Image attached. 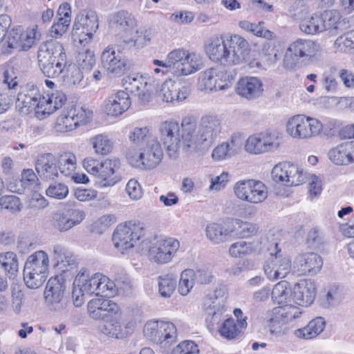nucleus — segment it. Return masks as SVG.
Returning a JSON list of instances; mask_svg holds the SVG:
<instances>
[{
	"instance_id": "f257e3e1",
	"label": "nucleus",
	"mask_w": 354,
	"mask_h": 354,
	"mask_svg": "<svg viewBox=\"0 0 354 354\" xmlns=\"http://www.w3.org/2000/svg\"><path fill=\"white\" fill-rule=\"evenodd\" d=\"M223 129L221 120L215 115L201 118L198 127L194 116L183 118L180 125L175 120L161 123L160 138L168 156L176 159L182 142L183 151L194 153L208 150L220 137Z\"/></svg>"
},
{
	"instance_id": "f03ea898",
	"label": "nucleus",
	"mask_w": 354,
	"mask_h": 354,
	"mask_svg": "<svg viewBox=\"0 0 354 354\" xmlns=\"http://www.w3.org/2000/svg\"><path fill=\"white\" fill-rule=\"evenodd\" d=\"M249 52L248 41L236 35L211 38L205 46V53L211 60L227 65L246 61Z\"/></svg>"
},
{
	"instance_id": "7ed1b4c3",
	"label": "nucleus",
	"mask_w": 354,
	"mask_h": 354,
	"mask_svg": "<svg viewBox=\"0 0 354 354\" xmlns=\"http://www.w3.org/2000/svg\"><path fill=\"white\" fill-rule=\"evenodd\" d=\"M156 66L169 68L175 76H185L197 72L203 67L198 55L183 48H178L168 53L165 61L153 59Z\"/></svg>"
},
{
	"instance_id": "20e7f679",
	"label": "nucleus",
	"mask_w": 354,
	"mask_h": 354,
	"mask_svg": "<svg viewBox=\"0 0 354 354\" xmlns=\"http://www.w3.org/2000/svg\"><path fill=\"white\" fill-rule=\"evenodd\" d=\"M82 165L88 173L97 178L100 188L112 187L120 180V177L116 174L120 167V162L118 158H106L100 161L92 157H87L84 159Z\"/></svg>"
},
{
	"instance_id": "39448f33",
	"label": "nucleus",
	"mask_w": 354,
	"mask_h": 354,
	"mask_svg": "<svg viewBox=\"0 0 354 354\" xmlns=\"http://www.w3.org/2000/svg\"><path fill=\"white\" fill-rule=\"evenodd\" d=\"M162 156V149L157 138L150 140L138 149H129L126 154L131 165L147 169L156 167L161 162Z\"/></svg>"
},
{
	"instance_id": "423d86ee",
	"label": "nucleus",
	"mask_w": 354,
	"mask_h": 354,
	"mask_svg": "<svg viewBox=\"0 0 354 354\" xmlns=\"http://www.w3.org/2000/svg\"><path fill=\"white\" fill-rule=\"evenodd\" d=\"M49 259L47 253L39 250L30 254L24 265V280L28 288L41 286L47 278Z\"/></svg>"
},
{
	"instance_id": "0eeeda50",
	"label": "nucleus",
	"mask_w": 354,
	"mask_h": 354,
	"mask_svg": "<svg viewBox=\"0 0 354 354\" xmlns=\"http://www.w3.org/2000/svg\"><path fill=\"white\" fill-rule=\"evenodd\" d=\"M145 337L160 348H167L177 341V330L170 322L151 319L143 327Z\"/></svg>"
},
{
	"instance_id": "6e6552de",
	"label": "nucleus",
	"mask_w": 354,
	"mask_h": 354,
	"mask_svg": "<svg viewBox=\"0 0 354 354\" xmlns=\"http://www.w3.org/2000/svg\"><path fill=\"white\" fill-rule=\"evenodd\" d=\"M144 235V225L139 221H129L117 226L112 236L114 245L121 253L134 247L137 241Z\"/></svg>"
},
{
	"instance_id": "1a4fd4ad",
	"label": "nucleus",
	"mask_w": 354,
	"mask_h": 354,
	"mask_svg": "<svg viewBox=\"0 0 354 354\" xmlns=\"http://www.w3.org/2000/svg\"><path fill=\"white\" fill-rule=\"evenodd\" d=\"M323 130L322 123L316 118L296 115L286 124V131L293 138L308 139L319 135Z\"/></svg>"
},
{
	"instance_id": "9d476101",
	"label": "nucleus",
	"mask_w": 354,
	"mask_h": 354,
	"mask_svg": "<svg viewBox=\"0 0 354 354\" xmlns=\"http://www.w3.org/2000/svg\"><path fill=\"white\" fill-rule=\"evenodd\" d=\"M319 50V45L310 39H298L292 42L283 58V66L287 70L295 69L301 58L313 56Z\"/></svg>"
},
{
	"instance_id": "9b49d317",
	"label": "nucleus",
	"mask_w": 354,
	"mask_h": 354,
	"mask_svg": "<svg viewBox=\"0 0 354 354\" xmlns=\"http://www.w3.org/2000/svg\"><path fill=\"white\" fill-rule=\"evenodd\" d=\"M35 29L24 32L21 26L15 27L10 30L2 42L1 53L10 55L15 50H28L35 44Z\"/></svg>"
},
{
	"instance_id": "f8f14e48",
	"label": "nucleus",
	"mask_w": 354,
	"mask_h": 354,
	"mask_svg": "<svg viewBox=\"0 0 354 354\" xmlns=\"http://www.w3.org/2000/svg\"><path fill=\"white\" fill-rule=\"evenodd\" d=\"M271 174L274 181L284 186H297L304 183L307 179L306 172L289 162L276 165Z\"/></svg>"
},
{
	"instance_id": "ddd939ff",
	"label": "nucleus",
	"mask_w": 354,
	"mask_h": 354,
	"mask_svg": "<svg viewBox=\"0 0 354 354\" xmlns=\"http://www.w3.org/2000/svg\"><path fill=\"white\" fill-rule=\"evenodd\" d=\"M233 80L223 68H210L200 73L198 86L201 91H212L229 88Z\"/></svg>"
},
{
	"instance_id": "4468645a",
	"label": "nucleus",
	"mask_w": 354,
	"mask_h": 354,
	"mask_svg": "<svg viewBox=\"0 0 354 354\" xmlns=\"http://www.w3.org/2000/svg\"><path fill=\"white\" fill-rule=\"evenodd\" d=\"M65 289V282L62 277H51L48 281L45 288L44 298L50 310L61 313L67 308L68 302L64 297Z\"/></svg>"
},
{
	"instance_id": "2eb2a0df",
	"label": "nucleus",
	"mask_w": 354,
	"mask_h": 354,
	"mask_svg": "<svg viewBox=\"0 0 354 354\" xmlns=\"http://www.w3.org/2000/svg\"><path fill=\"white\" fill-rule=\"evenodd\" d=\"M278 137L273 133L261 132L250 136L245 142V150L251 154L272 152L279 148Z\"/></svg>"
},
{
	"instance_id": "dca6fc26",
	"label": "nucleus",
	"mask_w": 354,
	"mask_h": 354,
	"mask_svg": "<svg viewBox=\"0 0 354 354\" xmlns=\"http://www.w3.org/2000/svg\"><path fill=\"white\" fill-rule=\"evenodd\" d=\"M179 248L180 242L176 239H160L149 247L148 257L152 262L165 264L172 260Z\"/></svg>"
},
{
	"instance_id": "f3484780",
	"label": "nucleus",
	"mask_w": 354,
	"mask_h": 354,
	"mask_svg": "<svg viewBox=\"0 0 354 354\" xmlns=\"http://www.w3.org/2000/svg\"><path fill=\"white\" fill-rule=\"evenodd\" d=\"M224 295L223 288H216L213 293L209 294L204 303L207 313V327L214 330L216 326L222 323L224 314Z\"/></svg>"
},
{
	"instance_id": "a211bd4d",
	"label": "nucleus",
	"mask_w": 354,
	"mask_h": 354,
	"mask_svg": "<svg viewBox=\"0 0 354 354\" xmlns=\"http://www.w3.org/2000/svg\"><path fill=\"white\" fill-rule=\"evenodd\" d=\"M98 28L97 16L94 10H83L75 17L73 32L80 43H88Z\"/></svg>"
},
{
	"instance_id": "6ab92c4d",
	"label": "nucleus",
	"mask_w": 354,
	"mask_h": 354,
	"mask_svg": "<svg viewBox=\"0 0 354 354\" xmlns=\"http://www.w3.org/2000/svg\"><path fill=\"white\" fill-rule=\"evenodd\" d=\"M157 94L163 102L174 104L186 100L190 94V88L181 82L167 79L161 84Z\"/></svg>"
},
{
	"instance_id": "aec40b11",
	"label": "nucleus",
	"mask_w": 354,
	"mask_h": 354,
	"mask_svg": "<svg viewBox=\"0 0 354 354\" xmlns=\"http://www.w3.org/2000/svg\"><path fill=\"white\" fill-rule=\"evenodd\" d=\"M42 97L39 89L34 85L27 86L17 95L16 106L23 114H28L34 111L35 116L39 119V106H41Z\"/></svg>"
},
{
	"instance_id": "412c9836",
	"label": "nucleus",
	"mask_w": 354,
	"mask_h": 354,
	"mask_svg": "<svg viewBox=\"0 0 354 354\" xmlns=\"http://www.w3.org/2000/svg\"><path fill=\"white\" fill-rule=\"evenodd\" d=\"M84 216L83 211L68 207L54 212L51 221L55 228L60 232H65L80 224Z\"/></svg>"
},
{
	"instance_id": "4be33fe9",
	"label": "nucleus",
	"mask_w": 354,
	"mask_h": 354,
	"mask_svg": "<svg viewBox=\"0 0 354 354\" xmlns=\"http://www.w3.org/2000/svg\"><path fill=\"white\" fill-rule=\"evenodd\" d=\"M323 260L315 252L299 254L293 263V271L299 276H314L322 269Z\"/></svg>"
},
{
	"instance_id": "5701e85b",
	"label": "nucleus",
	"mask_w": 354,
	"mask_h": 354,
	"mask_svg": "<svg viewBox=\"0 0 354 354\" xmlns=\"http://www.w3.org/2000/svg\"><path fill=\"white\" fill-rule=\"evenodd\" d=\"M102 67L114 76L122 75L127 69V62L113 46H108L101 54Z\"/></svg>"
},
{
	"instance_id": "b1692460",
	"label": "nucleus",
	"mask_w": 354,
	"mask_h": 354,
	"mask_svg": "<svg viewBox=\"0 0 354 354\" xmlns=\"http://www.w3.org/2000/svg\"><path fill=\"white\" fill-rule=\"evenodd\" d=\"M125 91L137 96L142 103H147L151 100L152 85L148 83L146 77L139 74H133L123 79Z\"/></svg>"
},
{
	"instance_id": "393cba45",
	"label": "nucleus",
	"mask_w": 354,
	"mask_h": 354,
	"mask_svg": "<svg viewBox=\"0 0 354 354\" xmlns=\"http://www.w3.org/2000/svg\"><path fill=\"white\" fill-rule=\"evenodd\" d=\"M35 169L41 180L46 181L55 180L59 175L58 158L50 153L38 156Z\"/></svg>"
},
{
	"instance_id": "a878e982",
	"label": "nucleus",
	"mask_w": 354,
	"mask_h": 354,
	"mask_svg": "<svg viewBox=\"0 0 354 354\" xmlns=\"http://www.w3.org/2000/svg\"><path fill=\"white\" fill-rule=\"evenodd\" d=\"M291 270V260L287 256L282 255L279 252L272 257L271 260L264 266V272L272 281L283 279Z\"/></svg>"
},
{
	"instance_id": "bb28decb",
	"label": "nucleus",
	"mask_w": 354,
	"mask_h": 354,
	"mask_svg": "<svg viewBox=\"0 0 354 354\" xmlns=\"http://www.w3.org/2000/svg\"><path fill=\"white\" fill-rule=\"evenodd\" d=\"M130 106L129 94L120 90L107 97L104 101V111L108 115L117 117L127 111Z\"/></svg>"
},
{
	"instance_id": "cd10ccee",
	"label": "nucleus",
	"mask_w": 354,
	"mask_h": 354,
	"mask_svg": "<svg viewBox=\"0 0 354 354\" xmlns=\"http://www.w3.org/2000/svg\"><path fill=\"white\" fill-rule=\"evenodd\" d=\"M243 138L239 133H234L225 142L218 145L212 151V157L216 161L231 158L238 154L242 148Z\"/></svg>"
},
{
	"instance_id": "c85d7f7f",
	"label": "nucleus",
	"mask_w": 354,
	"mask_h": 354,
	"mask_svg": "<svg viewBox=\"0 0 354 354\" xmlns=\"http://www.w3.org/2000/svg\"><path fill=\"white\" fill-rule=\"evenodd\" d=\"M48 97H42L39 106V119L42 120L54 113L56 110L62 108L66 102L67 98L65 93L60 90H53L48 91Z\"/></svg>"
},
{
	"instance_id": "c756f323",
	"label": "nucleus",
	"mask_w": 354,
	"mask_h": 354,
	"mask_svg": "<svg viewBox=\"0 0 354 354\" xmlns=\"http://www.w3.org/2000/svg\"><path fill=\"white\" fill-rule=\"evenodd\" d=\"M65 54V50L61 43L54 39L44 41L39 45L38 49V65L48 68L50 67L48 61H55V58Z\"/></svg>"
},
{
	"instance_id": "7c9ffc66",
	"label": "nucleus",
	"mask_w": 354,
	"mask_h": 354,
	"mask_svg": "<svg viewBox=\"0 0 354 354\" xmlns=\"http://www.w3.org/2000/svg\"><path fill=\"white\" fill-rule=\"evenodd\" d=\"M101 274L95 273L90 276L88 271L82 268L76 276L73 285L80 287V290L87 295L95 294L96 295H100V290L104 287L101 285L100 279Z\"/></svg>"
},
{
	"instance_id": "2f4dec72",
	"label": "nucleus",
	"mask_w": 354,
	"mask_h": 354,
	"mask_svg": "<svg viewBox=\"0 0 354 354\" xmlns=\"http://www.w3.org/2000/svg\"><path fill=\"white\" fill-rule=\"evenodd\" d=\"M292 294L294 299L299 306H310L316 296L315 284L310 279H301L295 284Z\"/></svg>"
},
{
	"instance_id": "473e14b6",
	"label": "nucleus",
	"mask_w": 354,
	"mask_h": 354,
	"mask_svg": "<svg viewBox=\"0 0 354 354\" xmlns=\"http://www.w3.org/2000/svg\"><path fill=\"white\" fill-rule=\"evenodd\" d=\"M236 93L243 97L252 100L260 96L263 91L261 82L254 77H244L236 84Z\"/></svg>"
},
{
	"instance_id": "72a5a7b5",
	"label": "nucleus",
	"mask_w": 354,
	"mask_h": 354,
	"mask_svg": "<svg viewBox=\"0 0 354 354\" xmlns=\"http://www.w3.org/2000/svg\"><path fill=\"white\" fill-rule=\"evenodd\" d=\"M235 228L221 223H211L207 225L205 234L214 244H220L230 240L234 234Z\"/></svg>"
},
{
	"instance_id": "f704fd0d",
	"label": "nucleus",
	"mask_w": 354,
	"mask_h": 354,
	"mask_svg": "<svg viewBox=\"0 0 354 354\" xmlns=\"http://www.w3.org/2000/svg\"><path fill=\"white\" fill-rule=\"evenodd\" d=\"M262 245L266 246V243L263 241L262 239L250 242L236 241L230 246L229 254L232 257L240 258L253 253H259L263 248Z\"/></svg>"
},
{
	"instance_id": "c9c22d12",
	"label": "nucleus",
	"mask_w": 354,
	"mask_h": 354,
	"mask_svg": "<svg viewBox=\"0 0 354 354\" xmlns=\"http://www.w3.org/2000/svg\"><path fill=\"white\" fill-rule=\"evenodd\" d=\"M247 326V317L241 319L239 324L234 319L227 318L218 327V332L223 338L233 340L241 336L242 329L245 328Z\"/></svg>"
},
{
	"instance_id": "e433bc0d",
	"label": "nucleus",
	"mask_w": 354,
	"mask_h": 354,
	"mask_svg": "<svg viewBox=\"0 0 354 354\" xmlns=\"http://www.w3.org/2000/svg\"><path fill=\"white\" fill-rule=\"evenodd\" d=\"M53 259L56 265L59 266L62 271L68 270L76 264V257L67 248L61 244H56L53 248Z\"/></svg>"
},
{
	"instance_id": "4c0bfd02",
	"label": "nucleus",
	"mask_w": 354,
	"mask_h": 354,
	"mask_svg": "<svg viewBox=\"0 0 354 354\" xmlns=\"http://www.w3.org/2000/svg\"><path fill=\"white\" fill-rule=\"evenodd\" d=\"M326 321L322 317H317L301 328L296 329L294 335L300 339H311L317 337L325 328Z\"/></svg>"
},
{
	"instance_id": "58836bf2",
	"label": "nucleus",
	"mask_w": 354,
	"mask_h": 354,
	"mask_svg": "<svg viewBox=\"0 0 354 354\" xmlns=\"http://www.w3.org/2000/svg\"><path fill=\"white\" fill-rule=\"evenodd\" d=\"M321 15L316 13L305 17L299 24L300 30L308 35H316L324 32Z\"/></svg>"
},
{
	"instance_id": "ea45409f",
	"label": "nucleus",
	"mask_w": 354,
	"mask_h": 354,
	"mask_svg": "<svg viewBox=\"0 0 354 354\" xmlns=\"http://www.w3.org/2000/svg\"><path fill=\"white\" fill-rule=\"evenodd\" d=\"M350 155L348 142L337 145L328 153L330 160L337 165H347L351 163Z\"/></svg>"
},
{
	"instance_id": "a19ab883",
	"label": "nucleus",
	"mask_w": 354,
	"mask_h": 354,
	"mask_svg": "<svg viewBox=\"0 0 354 354\" xmlns=\"http://www.w3.org/2000/svg\"><path fill=\"white\" fill-rule=\"evenodd\" d=\"M0 264L10 278L15 277L19 270L17 254L11 251L0 253Z\"/></svg>"
},
{
	"instance_id": "79ce46f5",
	"label": "nucleus",
	"mask_w": 354,
	"mask_h": 354,
	"mask_svg": "<svg viewBox=\"0 0 354 354\" xmlns=\"http://www.w3.org/2000/svg\"><path fill=\"white\" fill-rule=\"evenodd\" d=\"M113 24L119 31L131 30L136 24L134 17L127 11L120 10L113 17Z\"/></svg>"
},
{
	"instance_id": "37998d69",
	"label": "nucleus",
	"mask_w": 354,
	"mask_h": 354,
	"mask_svg": "<svg viewBox=\"0 0 354 354\" xmlns=\"http://www.w3.org/2000/svg\"><path fill=\"white\" fill-rule=\"evenodd\" d=\"M100 330L104 335L116 339H123L129 335V332L122 328L118 318L106 321L100 326Z\"/></svg>"
},
{
	"instance_id": "c03bdc74",
	"label": "nucleus",
	"mask_w": 354,
	"mask_h": 354,
	"mask_svg": "<svg viewBox=\"0 0 354 354\" xmlns=\"http://www.w3.org/2000/svg\"><path fill=\"white\" fill-rule=\"evenodd\" d=\"M59 174L71 176L76 169L77 158L74 153L64 152L58 156Z\"/></svg>"
},
{
	"instance_id": "a18cd8bd",
	"label": "nucleus",
	"mask_w": 354,
	"mask_h": 354,
	"mask_svg": "<svg viewBox=\"0 0 354 354\" xmlns=\"http://www.w3.org/2000/svg\"><path fill=\"white\" fill-rule=\"evenodd\" d=\"M50 67L45 68L39 66L42 73L48 77L55 78L58 77L60 74L64 72V70L67 65L66 55L58 56L55 58V61H50Z\"/></svg>"
},
{
	"instance_id": "49530a36",
	"label": "nucleus",
	"mask_w": 354,
	"mask_h": 354,
	"mask_svg": "<svg viewBox=\"0 0 354 354\" xmlns=\"http://www.w3.org/2000/svg\"><path fill=\"white\" fill-rule=\"evenodd\" d=\"M89 143L95 153L99 155H107L113 149V142L105 134H98L90 139Z\"/></svg>"
},
{
	"instance_id": "de8ad7c7",
	"label": "nucleus",
	"mask_w": 354,
	"mask_h": 354,
	"mask_svg": "<svg viewBox=\"0 0 354 354\" xmlns=\"http://www.w3.org/2000/svg\"><path fill=\"white\" fill-rule=\"evenodd\" d=\"M155 138L156 137L152 134L150 128L147 127H135L129 136L131 141L136 147V149L140 148Z\"/></svg>"
},
{
	"instance_id": "09e8293b",
	"label": "nucleus",
	"mask_w": 354,
	"mask_h": 354,
	"mask_svg": "<svg viewBox=\"0 0 354 354\" xmlns=\"http://www.w3.org/2000/svg\"><path fill=\"white\" fill-rule=\"evenodd\" d=\"M323 22L324 32L329 30L330 32L335 33L339 28L341 24L342 16L336 10L324 11L321 14Z\"/></svg>"
},
{
	"instance_id": "8fccbe9b",
	"label": "nucleus",
	"mask_w": 354,
	"mask_h": 354,
	"mask_svg": "<svg viewBox=\"0 0 354 354\" xmlns=\"http://www.w3.org/2000/svg\"><path fill=\"white\" fill-rule=\"evenodd\" d=\"M273 313L279 315L287 323L299 319L302 317L304 312L300 307L292 305H285L283 306L274 308Z\"/></svg>"
},
{
	"instance_id": "3c124183",
	"label": "nucleus",
	"mask_w": 354,
	"mask_h": 354,
	"mask_svg": "<svg viewBox=\"0 0 354 354\" xmlns=\"http://www.w3.org/2000/svg\"><path fill=\"white\" fill-rule=\"evenodd\" d=\"M290 283L287 281H281L272 289V299L279 304L286 303L290 298Z\"/></svg>"
},
{
	"instance_id": "603ef678",
	"label": "nucleus",
	"mask_w": 354,
	"mask_h": 354,
	"mask_svg": "<svg viewBox=\"0 0 354 354\" xmlns=\"http://www.w3.org/2000/svg\"><path fill=\"white\" fill-rule=\"evenodd\" d=\"M72 114L71 111L68 106L57 120L56 127L57 131L61 132H69L78 127Z\"/></svg>"
},
{
	"instance_id": "864d4df0",
	"label": "nucleus",
	"mask_w": 354,
	"mask_h": 354,
	"mask_svg": "<svg viewBox=\"0 0 354 354\" xmlns=\"http://www.w3.org/2000/svg\"><path fill=\"white\" fill-rule=\"evenodd\" d=\"M107 299L100 297L92 299L88 303V312L91 317L95 319L104 318V311L108 308Z\"/></svg>"
},
{
	"instance_id": "5fc2aeb1",
	"label": "nucleus",
	"mask_w": 354,
	"mask_h": 354,
	"mask_svg": "<svg viewBox=\"0 0 354 354\" xmlns=\"http://www.w3.org/2000/svg\"><path fill=\"white\" fill-rule=\"evenodd\" d=\"M337 71V67L333 66L322 74V87L328 93H335L337 89L338 83L335 77Z\"/></svg>"
},
{
	"instance_id": "6e6d98bb",
	"label": "nucleus",
	"mask_w": 354,
	"mask_h": 354,
	"mask_svg": "<svg viewBox=\"0 0 354 354\" xmlns=\"http://www.w3.org/2000/svg\"><path fill=\"white\" fill-rule=\"evenodd\" d=\"M251 194L249 195L248 203H259L268 197V189L264 183L259 180H252Z\"/></svg>"
},
{
	"instance_id": "4d7b16f0",
	"label": "nucleus",
	"mask_w": 354,
	"mask_h": 354,
	"mask_svg": "<svg viewBox=\"0 0 354 354\" xmlns=\"http://www.w3.org/2000/svg\"><path fill=\"white\" fill-rule=\"evenodd\" d=\"M176 286V280L170 274L158 277V292L165 298H168L174 293Z\"/></svg>"
},
{
	"instance_id": "13d9d810",
	"label": "nucleus",
	"mask_w": 354,
	"mask_h": 354,
	"mask_svg": "<svg viewBox=\"0 0 354 354\" xmlns=\"http://www.w3.org/2000/svg\"><path fill=\"white\" fill-rule=\"evenodd\" d=\"M152 36V32L150 29L141 28L136 30L133 39L129 40L127 44L131 46H133L137 48H142L149 44Z\"/></svg>"
},
{
	"instance_id": "bf43d9fd",
	"label": "nucleus",
	"mask_w": 354,
	"mask_h": 354,
	"mask_svg": "<svg viewBox=\"0 0 354 354\" xmlns=\"http://www.w3.org/2000/svg\"><path fill=\"white\" fill-rule=\"evenodd\" d=\"M194 270L186 269L181 272L178 283V292L183 296L187 295L195 283Z\"/></svg>"
},
{
	"instance_id": "052dcab7",
	"label": "nucleus",
	"mask_w": 354,
	"mask_h": 354,
	"mask_svg": "<svg viewBox=\"0 0 354 354\" xmlns=\"http://www.w3.org/2000/svg\"><path fill=\"white\" fill-rule=\"evenodd\" d=\"M63 79L67 86H75L82 82L83 73L75 64H69L66 67V74L63 75Z\"/></svg>"
},
{
	"instance_id": "680f3d73",
	"label": "nucleus",
	"mask_w": 354,
	"mask_h": 354,
	"mask_svg": "<svg viewBox=\"0 0 354 354\" xmlns=\"http://www.w3.org/2000/svg\"><path fill=\"white\" fill-rule=\"evenodd\" d=\"M68 107L71 111L73 113L72 115L75 118V121L78 127L85 124L91 120L93 111L90 109L84 106L76 107L73 105H71Z\"/></svg>"
},
{
	"instance_id": "e2e57ef3",
	"label": "nucleus",
	"mask_w": 354,
	"mask_h": 354,
	"mask_svg": "<svg viewBox=\"0 0 354 354\" xmlns=\"http://www.w3.org/2000/svg\"><path fill=\"white\" fill-rule=\"evenodd\" d=\"M77 62L80 66L84 71H90L95 64L94 52L91 50H86L79 53L77 57Z\"/></svg>"
},
{
	"instance_id": "0e129e2a",
	"label": "nucleus",
	"mask_w": 354,
	"mask_h": 354,
	"mask_svg": "<svg viewBox=\"0 0 354 354\" xmlns=\"http://www.w3.org/2000/svg\"><path fill=\"white\" fill-rule=\"evenodd\" d=\"M235 223L239 226L240 230L238 233H235L234 235H239L242 239H245L255 235L258 230L259 227L257 224L243 222L240 219H235Z\"/></svg>"
},
{
	"instance_id": "69168bd1",
	"label": "nucleus",
	"mask_w": 354,
	"mask_h": 354,
	"mask_svg": "<svg viewBox=\"0 0 354 354\" xmlns=\"http://www.w3.org/2000/svg\"><path fill=\"white\" fill-rule=\"evenodd\" d=\"M252 180L238 181L234 186L235 195L240 200L248 202L249 195L251 192Z\"/></svg>"
},
{
	"instance_id": "338daca9",
	"label": "nucleus",
	"mask_w": 354,
	"mask_h": 354,
	"mask_svg": "<svg viewBox=\"0 0 354 354\" xmlns=\"http://www.w3.org/2000/svg\"><path fill=\"white\" fill-rule=\"evenodd\" d=\"M173 354H199L198 345L191 340L179 343L173 350Z\"/></svg>"
},
{
	"instance_id": "774afa93",
	"label": "nucleus",
	"mask_w": 354,
	"mask_h": 354,
	"mask_svg": "<svg viewBox=\"0 0 354 354\" xmlns=\"http://www.w3.org/2000/svg\"><path fill=\"white\" fill-rule=\"evenodd\" d=\"M68 193V187L63 183L50 185L46 191V194L48 196L57 199L64 198Z\"/></svg>"
}]
</instances>
